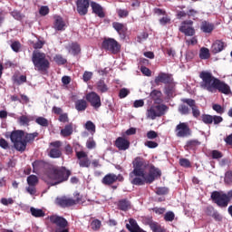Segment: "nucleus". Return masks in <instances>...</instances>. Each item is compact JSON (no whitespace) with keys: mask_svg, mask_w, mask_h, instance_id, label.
Listing matches in <instances>:
<instances>
[{"mask_svg":"<svg viewBox=\"0 0 232 232\" xmlns=\"http://www.w3.org/2000/svg\"><path fill=\"white\" fill-rule=\"evenodd\" d=\"M58 121L60 122H63V124L66 122H70V118H68V113L65 112V113L60 114Z\"/></svg>","mask_w":232,"mask_h":232,"instance_id":"052dcab7","label":"nucleus"},{"mask_svg":"<svg viewBox=\"0 0 232 232\" xmlns=\"http://www.w3.org/2000/svg\"><path fill=\"white\" fill-rule=\"evenodd\" d=\"M31 215L34 217L35 218H43V217H45V213L41 208H35L34 207H31L30 208Z\"/></svg>","mask_w":232,"mask_h":232,"instance_id":"f704fd0d","label":"nucleus"},{"mask_svg":"<svg viewBox=\"0 0 232 232\" xmlns=\"http://www.w3.org/2000/svg\"><path fill=\"white\" fill-rule=\"evenodd\" d=\"M225 182H226V184H232V173L231 172L226 173Z\"/></svg>","mask_w":232,"mask_h":232,"instance_id":"774afa93","label":"nucleus"},{"mask_svg":"<svg viewBox=\"0 0 232 232\" xmlns=\"http://www.w3.org/2000/svg\"><path fill=\"white\" fill-rule=\"evenodd\" d=\"M52 168V164L45 162L44 160H35L33 162V171L34 173H37V171H44L46 178L48 177V172Z\"/></svg>","mask_w":232,"mask_h":232,"instance_id":"4468645a","label":"nucleus"},{"mask_svg":"<svg viewBox=\"0 0 232 232\" xmlns=\"http://www.w3.org/2000/svg\"><path fill=\"white\" fill-rule=\"evenodd\" d=\"M227 44L222 40H216L211 45V52L214 54L220 53Z\"/></svg>","mask_w":232,"mask_h":232,"instance_id":"5701e85b","label":"nucleus"},{"mask_svg":"<svg viewBox=\"0 0 232 232\" xmlns=\"http://www.w3.org/2000/svg\"><path fill=\"white\" fill-rule=\"evenodd\" d=\"M179 166L181 168H191V161L186 158L179 159Z\"/></svg>","mask_w":232,"mask_h":232,"instance_id":"8fccbe9b","label":"nucleus"},{"mask_svg":"<svg viewBox=\"0 0 232 232\" xmlns=\"http://www.w3.org/2000/svg\"><path fill=\"white\" fill-rule=\"evenodd\" d=\"M181 102H183L184 104H188V106L191 108L192 115L195 119H198V117H200V110H198V106H197L195 100L184 98L181 100Z\"/></svg>","mask_w":232,"mask_h":232,"instance_id":"aec40b11","label":"nucleus"},{"mask_svg":"<svg viewBox=\"0 0 232 232\" xmlns=\"http://www.w3.org/2000/svg\"><path fill=\"white\" fill-rule=\"evenodd\" d=\"M212 110H214V111H217V113H219V115H222V113H224L225 111L224 108L220 104H214L212 106Z\"/></svg>","mask_w":232,"mask_h":232,"instance_id":"e2e57ef3","label":"nucleus"},{"mask_svg":"<svg viewBox=\"0 0 232 232\" xmlns=\"http://www.w3.org/2000/svg\"><path fill=\"white\" fill-rule=\"evenodd\" d=\"M75 108L77 111H84L88 108V103L85 100H78L75 102Z\"/></svg>","mask_w":232,"mask_h":232,"instance_id":"c9c22d12","label":"nucleus"},{"mask_svg":"<svg viewBox=\"0 0 232 232\" xmlns=\"http://www.w3.org/2000/svg\"><path fill=\"white\" fill-rule=\"evenodd\" d=\"M157 137H159V133L155 130H149L147 132V139H149V140H153L154 139H157Z\"/></svg>","mask_w":232,"mask_h":232,"instance_id":"bf43d9fd","label":"nucleus"},{"mask_svg":"<svg viewBox=\"0 0 232 232\" xmlns=\"http://www.w3.org/2000/svg\"><path fill=\"white\" fill-rule=\"evenodd\" d=\"M53 61L56 63V64H58L59 66L63 65V64H66V63H68V61L63 57V55L61 54H56L53 58Z\"/></svg>","mask_w":232,"mask_h":232,"instance_id":"a18cd8bd","label":"nucleus"},{"mask_svg":"<svg viewBox=\"0 0 232 232\" xmlns=\"http://www.w3.org/2000/svg\"><path fill=\"white\" fill-rule=\"evenodd\" d=\"M101 220L99 219H94L91 223V227L93 231H98V229H101Z\"/></svg>","mask_w":232,"mask_h":232,"instance_id":"5fc2aeb1","label":"nucleus"},{"mask_svg":"<svg viewBox=\"0 0 232 232\" xmlns=\"http://www.w3.org/2000/svg\"><path fill=\"white\" fill-rule=\"evenodd\" d=\"M130 208H131V203L130 202V200H128V198L120 199L118 201V208L121 211H128V209H130Z\"/></svg>","mask_w":232,"mask_h":232,"instance_id":"c756f323","label":"nucleus"},{"mask_svg":"<svg viewBox=\"0 0 232 232\" xmlns=\"http://www.w3.org/2000/svg\"><path fill=\"white\" fill-rule=\"evenodd\" d=\"M200 30L203 34H212L213 30H215V24L203 21L200 24Z\"/></svg>","mask_w":232,"mask_h":232,"instance_id":"a878e982","label":"nucleus"},{"mask_svg":"<svg viewBox=\"0 0 232 232\" xmlns=\"http://www.w3.org/2000/svg\"><path fill=\"white\" fill-rule=\"evenodd\" d=\"M115 146L120 151H126V150H130V140L123 137H119L115 140Z\"/></svg>","mask_w":232,"mask_h":232,"instance_id":"4be33fe9","label":"nucleus"},{"mask_svg":"<svg viewBox=\"0 0 232 232\" xmlns=\"http://www.w3.org/2000/svg\"><path fill=\"white\" fill-rule=\"evenodd\" d=\"M150 227L153 232H166V228L159 225V223L151 222L150 223Z\"/></svg>","mask_w":232,"mask_h":232,"instance_id":"4c0bfd02","label":"nucleus"},{"mask_svg":"<svg viewBox=\"0 0 232 232\" xmlns=\"http://www.w3.org/2000/svg\"><path fill=\"white\" fill-rule=\"evenodd\" d=\"M92 77H93V72H88V71H85L82 75V79H83L84 82H88V81H90L92 79Z\"/></svg>","mask_w":232,"mask_h":232,"instance_id":"0e129e2a","label":"nucleus"},{"mask_svg":"<svg viewBox=\"0 0 232 232\" xmlns=\"http://www.w3.org/2000/svg\"><path fill=\"white\" fill-rule=\"evenodd\" d=\"M33 64L37 72H47L50 68V61L46 59V53L34 51L32 56Z\"/></svg>","mask_w":232,"mask_h":232,"instance_id":"20e7f679","label":"nucleus"},{"mask_svg":"<svg viewBox=\"0 0 232 232\" xmlns=\"http://www.w3.org/2000/svg\"><path fill=\"white\" fill-rule=\"evenodd\" d=\"M112 27L114 30H116L121 39H126V33L128 32V28L126 25H124V24L114 22L112 23Z\"/></svg>","mask_w":232,"mask_h":232,"instance_id":"b1692460","label":"nucleus"},{"mask_svg":"<svg viewBox=\"0 0 232 232\" xmlns=\"http://www.w3.org/2000/svg\"><path fill=\"white\" fill-rule=\"evenodd\" d=\"M215 90H218L219 93H223L224 95H229V93H231V87H229L226 82L221 81L218 78L214 82L213 92H215Z\"/></svg>","mask_w":232,"mask_h":232,"instance_id":"2eb2a0df","label":"nucleus"},{"mask_svg":"<svg viewBox=\"0 0 232 232\" xmlns=\"http://www.w3.org/2000/svg\"><path fill=\"white\" fill-rule=\"evenodd\" d=\"M165 222H173L175 220V213L173 211H168L164 215Z\"/></svg>","mask_w":232,"mask_h":232,"instance_id":"de8ad7c7","label":"nucleus"},{"mask_svg":"<svg viewBox=\"0 0 232 232\" xmlns=\"http://www.w3.org/2000/svg\"><path fill=\"white\" fill-rule=\"evenodd\" d=\"M164 93L167 97H173V94L175 93V83L173 82L165 85Z\"/></svg>","mask_w":232,"mask_h":232,"instance_id":"473e14b6","label":"nucleus"},{"mask_svg":"<svg viewBox=\"0 0 232 232\" xmlns=\"http://www.w3.org/2000/svg\"><path fill=\"white\" fill-rule=\"evenodd\" d=\"M72 176V170L66 169V167H57L52 165L49 172H47V178L45 182L49 186H59L63 182H68V179Z\"/></svg>","mask_w":232,"mask_h":232,"instance_id":"7ed1b4c3","label":"nucleus"},{"mask_svg":"<svg viewBox=\"0 0 232 232\" xmlns=\"http://www.w3.org/2000/svg\"><path fill=\"white\" fill-rule=\"evenodd\" d=\"M127 229L130 232H137L140 227L137 224V221L133 218L129 220V224L126 225Z\"/></svg>","mask_w":232,"mask_h":232,"instance_id":"72a5a7b5","label":"nucleus"},{"mask_svg":"<svg viewBox=\"0 0 232 232\" xmlns=\"http://www.w3.org/2000/svg\"><path fill=\"white\" fill-rule=\"evenodd\" d=\"M68 50L72 55H79L81 53V45L77 43H72L69 45Z\"/></svg>","mask_w":232,"mask_h":232,"instance_id":"e433bc0d","label":"nucleus"},{"mask_svg":"<svg viewBox=\"0 0 232 232\" xmlns=\"http://www.w3.org/2000/svg\"><path fill=\"white\" fill-rule=\"evenodd\" d=\"M36 124H39V126H43L44 128H48L49 122L48 119L44 117H38L35 120Z\"/></svg>","mask_w":232,"mask_h":232,"instance_id":"c03bdc74","label":"nucleus"},{"mask_svg":"<svg viewBox=\"0 0 232 232\" xmlns=\"http://www.w3.org/2000/svg\"><path fill=\"white\" fill-rule=\"evenodd\" d=\"M85 99L94 110H99V108L102 106V102H101V96L95 92H91L87 93Z\"/></svg>","mask_w":232,"mask_h":232,"instance_id":"f8f14e48","label":"nucleus"},{"mask_svg":"<svg viewBox=\"0 0 232 232\" xmlns=\"http://www.w3.org/2000/svg\"><path fill=\"white\" fill-rule=\"evenodd\" d=\"M73 133V123H69L61 130L62 137H70Z\"/></svg>","mask_w":232,"mask_h":232,"instance_id":"7c9ffc66","label":"nucleus"},{"mask_svg":"<svg viewBox=\"0 0 232 232\" xmlns=\"http://www.w3.org/2000/svg\"><path fill=\"white\" fill-rule=\"evenodd\" d=\"M169 193V188L166 187H159L156 188V195H168Z\"/></svg>","mask_w":232,"mask_h":232,"instance_id":"603ef678","label":"nucleus"},{"mask_svg":"<svg viewBox=\"0 0 232 232\" xmlns=\"http://www.w3.org/2000/svg\"><path fill=\"white\" fill-rule=\"evenodd\" d=\"M133 170L129 174V179L133 186H144V184H153L155 180L162 177V171L160 169L150 165L149 173L146 175V169L148 168V162L141 157H137L132 161Z\"/></svg>","mask_w":232,"mask_h":232,"instance_id":"f257e3e1","label":"nucleus"},{"mask_svg":"<svg viewBox=\"0 0 232 232\" xmlns=\"http://www.w3.org/2000/svg\"><path fill=\"white\" fill-rule=\"evenodd\" d=\"M36 137H39V132L28 133L21 130H13L10 134V140L14 150L20 151V153H24L28 144H33Z\"/></svg>","mask_w":232,"mask_h":232,"instance_id":"f03ea898","label":"nucleus"},{"mask_svg":"<svg viewBox=\"0 0 232 232\" xmlns=\"http://www.w3.org/2000/svg\"><path fill=\"white\" fill-rule=\"evenodd\" d=\"M76 157L78 159V164L80 168H90L92 161L88 158V153L81 150L76 152Z\"/></svg>","mask_w":232,"mask_h":232,"instance_id":"dca6fc26","label":"nucleus"},{"mask_svg":"<svg viewBox=\"0 0 232 232\" xmlns=\"http://www.w3.org/2000/svg\"><path fill=\"white\" fill-rule=\"evenodd\" d=\"M97 147V143L95 142V140H93V137H91L86 141V148L87 150H95Z\"/></svg>","mask_w":232,"mask_h":232,"instance_id":"49530a36","label":"nucleus"},{"mask_svg":"<svg viewBox=\"0 0 232 232\" xmlns=\"http://www.w3.org/2000/svg\"><path fill=\"white\" fill-rule=\"evenodd\" d=\"M178 111L181 114V115H189V107L186 104H180L178 108Z\"/></svg>","mask_w":232,"mask_h":232,"instance_id":"37998d69","label":"nucleus"},{"mask_svg":"<svg viewBox=\"0 0 232 232\" xmlns=\"http://www.w3.org/2000/svg\"><path fill=\"white\" fill-rule=\"evenodd\" d=\"M154 82L157 86H160V83L167 85L170 82H173V77H171V74L169 73L160 72L159 75L155 78Z\"/></svg>","mask_w":232,"mask_h":232,"instance_id":"a211bd4d","label":"nucleus"},{"mask_svg":"<svg viewBox=\"0 0 232 232\" xmlns=\"http://www.w3.org/2000/svg\"><path fill=\"white\" fill-rule=\"evenodd\" d=\"M61 146H63V142L60 140L53 141L50 143V151L49 157L51 159H61L63 155V151H61Z\"/></svg>","mask_w":232,"mask_h":232,"instance_id":"ddd939ff","label":"nucleus"},{"mask_svg":"<svg viewBox=\"0 0 232 232\" xmlns=\"http://www.w3.org/2000/svg\"><path fill=\"white\" fill-rule=\"evenodd\" d=\"M144 146L150 148V150H155V148H159V143L153 140H147L145 141Z\"/></svg>","mask_w":232,"mask_h":232,"instance_id":"864d4df0","label":"nucleus"},{"mask_svg":"<svg viewBox=\"0 0 232 232\" xmlns=\"http://www.w3.org/2000/svg\"><path fill=\"white\" fill-rule=\"evenodd\" d=\"M73 197L75 198L73 199L74 206L77 204H81V202H82V195H81V193H79L78 191L73 193Z\"/></svg>","mask_w":232,"mask_h":232,"instance_id":"4d7b16f0","label":"nucleus"},{"mask_svg":"<svg viewBox=\"0 0 232 232\" xmlns=\"http://www.w3.org/2000/svg\"><path fill=\"white\" fill-rule=\"evenodd\" d=\"M200 144L201 142L198 140H188L184 146V150L186 151L195 150Z\"/></svg>","mask_w":232,"mask_h":232,"instance_id":"c85d7f7f","label":"nucleus"},{"mask_svg":"<svg viewBox=\"0 0 232 232\" xmlns=\"http://www.w3.org/2000/svg\"><path fill=\"white\" fill-rule=\"evenodd\" d=\"M102 48L106 52H110L113 55H117V53L121 52V44L113 38H104L102 43Z\"/></svg>","mask_w":232,"mask_h":232,"instance_id":"0eeeda50","label":"nucleus"},{"mask_svg":"<svg viewBox=\"0 0 232 232\" xmlns=\"http://www.w3.org/2000/svg\"><path fill=\"white\" fill-rule=\"evenodd\" d=\"M11 48H12L13 52L19 53V52H21V42H19V41L13 42L11 44Z\"/></svg>","mask_w":232,"mask_h":232,"instance_id":"3c124183","label":"nucleus"},{"mask_svg":"<svg viewBox=\"0 0 232 232\" xmlns=\"http://www.w3.org/2000/svg\"><path fill=\"white\" fill-rule=\"evenodd\" d=\"M214 204H217L218 208H226L229 206L232 200V190L227 193L213 191L210 196Z\"/></svg>","mask_w":232,"mask_h":232,"instance_id":"39448f33","label":"nucleus"},{"mask_svg":"<svg viewBox=\"0 0 232 232\" xmlns=\"http://www.w3.org/2000/svg\"><path fill=\"white\" fill-rule=\"evenodd\" d=\"M199 79H201V82H199L200 88L202 90H207V92H210V93H213L215 82L218 78L214 77L211 72L202 71L199 72Z\"/></svg>","mask_w":232,"mask_h":232,"instance_id":"423d86ee","label":"nucleus"},{"mask_svg":"<svg viewBox=\"0 0 232 232\" xmlns=\"http://www.w3.org/2000/svg\"><path fill=\"white\" fill-rule=\"evenodd\" d=\"M201 121L204 122V124H220L224 121V118L221 116H217V115H209V114H202L201 115Z\"/></svg>","mask_w":232,"mask_h":232,"instance_id":"f3484780","label":"nucleus"},{"mask_svg":"<svg viewBox=\"0 0 232 232\" xmlns=\"http://www.w3.org/2000/svg\"><path fill=\"white\" fill-rule=\"evenodd\" d=\"M27 184L28 186H36L39 184V178H37L35 175H30L27 178Z\"/></svg>","mask_w":232,"mask_h":232,"instance_id":"79ce46f5","label":"nucleus"},{"mask_svg":"<svg viewBox=\"0 0 232 232\" xmlns=\"http://www.w3.org/2000/svg\"><path fill=\"white\" fill-rule=\"evenodd\" d=\"M167 110L168 107L165 104L151 106L148 110L147 115L150 119L155 121L156 117H162V115H165Z\"/></svg>","mask_w":232,"mask_h":232,"instance_id":"9d476101","label":"nucleus"},{"mask_svg":"<svg viewBox=\"0 0 232 232\" xmlns=\"http://www.w3.org/2000/svg\"><path fill=\"white\" fill-rule=\"evenodd\" d=\"M90 8V0H77L76 10L79 15H86L88 9Z\"/></svg>","mask_w":232,"mask_h":232,"instance_id":"6ab92c4d","label":"nucleus"},{"mask_svg":"<svg viewBox=\"0 0 232 232\" xmlns=\"http://www.w3.org/2000/svg\"><path fill=\"white\" fill-rule=\"evenodd\" d=\"M209 57H211V54L209 53V49L206 48V47H202L199 50V59H209Z\"/></svg>","mask_w":232,"mask_h":232,"instance_id":"ea45409f","label":"nucleus"},{"mask_svg":"<svg viewBox=\"0 0 232 232\" xmlns=\"http://www.w3.org/2000/svg\"><path fill=\"white\" fill-rule=\"evenodd\" d=\"M1 204H3V206H8L10 204H14V199L12 198H1Z\"/></svg>","mask_w":232,"mask_h":232,"instance_id":"69168bd1","label":"nucleus"},{"mask_svg":"<svg viewBox=\"0 0 232 232\" xmlns=\"http://www.w3.org/2000/svg\"><path fill=\"white\" fill-rule=\"evenodd\" d=\"M64 26H65L64 21L61 17H58L55 19V22H54L55 30H58V31L64 30Z\"/></svg>","mask_w":232,"mask_h":232,"instance_id":"a19ab883","label":"nucleus"},{"mask_svg":"<svg viewBox=\"0 0 232 232\" xmlns=\"http://www.w3.org/2000/svg\"><path fill=\"white\" fill-rule=\"evenodd\" d=\"M85 130H87L88 131H92V133H95V125L93 121H88L85 123Z\"/></svg>","mask_w":232,"mask_h":232,"instance_id":"6e6d98bb","label":"nucleus"},{"mask_svg":"<svg viewBox=\"0 0 232 232\" xmlns=\"http://www.w3.org/2000/svg\"><path fill=\"white\" fill-rule=\"evenodd\" d=\"M95 86L98 93H108V91L110 90L108 84H106V82H104L102 79L99 80Z\"/></svg>","mask_w":232,"mask_h":232,"instance_id":"cd10ccee","label":"nucleus"},{"mask_svg":"<svg viewBox=\"0 0 232 232\" xmlns=\"http://www.w3.org/2000/svg\"><path fill=\"white\" fill-rule=\"evenodd\" d=\"M176 137L179 139H186L191 137V128L188 122H179L175 128Z\"/></svg>","mask_w":232,"mask_h":232,"instance_id":"9b49d317","label":"nucleus"},{"mask_svg":"<svg viewBox=\"0 0 232 232\" xmlns=\"http://www.w3.org/2000/svg\"><path fill=\"white\" fill-rule=\"evenodd\" d=\"M192 20H184L181 22L179 31L183 34L186 37H193L197 32L195 31V27H193Z\"/></svg>","mask_w":232,"mask_h":232,"instance_id":"1a4fd4ad","label":"nucleus"},{"mask_svg":"<svg viewBox=\"0 0 232 232\" xmlns=\"http://www.w3.org/2000/svg\"><path fill=\"white\" fill-rule=\"evenodd\" d=\"M222 157H224L222 152H220L218 150H213L212 151V159H222Z\"/></svg>","mask_w":232,"mask_h":232,"instance_id":"338daca9","label":"nucleus"},{"mask_svg":"<svg viewBox=\"0 0 232 232\" xmlns=\"http://www.w3.org/2000/svg\"><path fill=\"white\" fill-rule=\"evenodd\" d=\"M187 15L188 19H193V21H197V15H198V11L195 9H190L187 12Z\"/></svg>","mask_w":232,"mask_h":232,"instance_id":"09e8293b","label":"nucleus"},{"mask_svg":"<svg viewBox=\"0 0 232 232\" xmlns=\"http://www.w3.org/2000/svg\"><path fill=\"white\" fill-rule=\"evenodd\" d=\"M49 220L52 224L56 226L55 232H70V230L66 228L68 226V220H66V218L61 216L53 215L49 218Z\"/></svg>","mask_w":232,"mask_h":232,"instance_id":"6e6552de","label":"nucleus"},{"mask_svg":"<svg viewBox=\"0 0 232 232\" xmlns=\"http://www.w3.org/2000/svg\"><path fill=\"white\" fill-rule=\"evenodd\" d=\"M56 202L60 208H72V206H75V201L72 198H68L63 196L62 198H58Z\"/></svg>","mask_w":232,"mask_h":232,"instance_id":"412c9836","label":"nucleus"},{"mask_svg":"<svg viewBox=\"0 0 232 232\" xmlns=\"http://www.w3.org/2000/svg\"><path fill=\"white\" fill-rule=\"evenodd\" d=\"M128 95H130V90H128L127 88H122L120 90V92H119L120 99H125V97H128Z\"/></svg>","mask_w":232,"mask_h":232,"instance_id":"13d9d810","label":"nucleus"},{"mask_svg":"<svg viewBox=\"0 0 232 232\" xmlns=\"http://www.w3.org/2000/svg\"><path fill=\"white\" fill-rule=\"evenodd\" d=\"M91 6L92 9V14H95V15H97L101 19H104V17H106V14L104 13L102 5L93 2L92 3Z\"/></svg>","mask_w":232,"mask_h":232,"instance_id":"393cba45","label":"nucleus"},{"mask_svg":"<svg viewBox=\"0 0 232 232\" xmlns=\"http://www.w3.org/2000/svg\"><path fill=\"white\" fill-rule=\"evenodd\" d=\"M102 182L104 186H111V184H115V182H117V175L109 173L103 177Z\"/></svg>","mask_w":232,"mask_h":232,"instance_id":"bb28decb","label":"nucleus"},{"mask_svg":"<svg viewBox=\"0 0 232 232\" xmlns=\"http://www.w3.org/2000/svg\"><path fill=\"white\" fill-rule=\"evenodd\" d=\"M0 148L3 150H10V144L8 141H6V140H5V138L0 139Z\"/></svg>","mask_w":232,"mask_h":232,"instance_id":"680f3d73","label":"nucleus"},{"mask_svg":"<svg viewBox=\"0 0 232 232\" xmlns=\"http://www.w3.org/2000/svg\"><path fill=\"white\" fill-rule=\"evenodd\" d=\"M32 119H30V116L22 115L18 118V122L21 126H30V121Z\"/></svg>","mask_w":232,"mask_h":232,"instance_id":"58836bf2","label":"nucleus"},{"mask_svg":"<svg viewBox=\"0 0 232 232\" xmlns=\"http://www.w3.org/2000/svg\"><path fill=\"white\" fill-rule=\"evenodd\" d=\"M150 97L156 104H160V102H162V92L160 91L153 90L150 92Z\"/></svg>","mask_w":232,"mask_h":232,"instance_id":"2f4dec72","label":"nucleus"}]
</instances>
